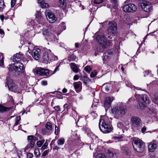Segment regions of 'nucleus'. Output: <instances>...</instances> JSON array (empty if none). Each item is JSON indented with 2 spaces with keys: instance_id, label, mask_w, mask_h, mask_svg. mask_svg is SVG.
<instances>
[{
  "instance_id": "f257e3e1",
  "label": "nucleus",
  "mask_w": 158,
  "mask_h": 158,
  "mask_svg": "<svg viewBox=\"0 0 158 158\" xmlns=\"http://www.w3.org/2000/svg\"><path fill=\"white\" fill-rule=\"evenodd\" d=\"M110 121L108 117L105 116H103L101 118L99 123V127L100 130L104 133H109L112 130V128L108 123Z\"/></svg>"
},
{
  "instance_id": "f03ea898",
  "label": "nucleus",
  "mask_w": 158,
  "mask_h": 158,
  "mask_svg": "<svg viewBox=\"0 0 158 158\" xmlns=\"http://www.w3.org/2000/svg\"><path fill=\"white\" fill-rule=\"evenodd\" d=\"M112 112L117 116H122L127 112V110L124 107V105L122 102H119L116 106L113 107L111 110Z\"/></svg>"
},
{
  "instance_id": "7ed1b4c3",
  "label": "nucleus",
  "mask_w": 158,
  "mask_h": 158,
  "mask_svg": "<svg viewBox=\"0 0 158 158\" xmlns=\"http://www.w3.org/2000/svg\"><path fill=\"white\" fill-rule=\"evenodd\" d=\"M23 64L21 63L17 62L13 64H10L8 67L9 71L13 73L18 72L23 73L24 72V69Z\"/></svg>"
},
{
  "instance_id": "20e7f679",
  "label": "nucleus",
  "mask_w": 158,
  "mask_h": 158,
  "mask_svg": "<svg viewBox=\"0 0 158 158\" xmlns=\"http://www.w3.org/2000/svg\"><path fill=\"white\" fill-rule=\"evenodd\" d=\"M96 40L98 42L101 47L105 48L112 45V40H107L104 35H98L96 37Z\"/></svg>"
},
{
  "instance_id": "39448f33",
  "label": "nucleus",
  "mask_w": 158,
  "mask_h": 158,
  "mask_svg": "<svg viewBox=\"0 0 158 158\" xmlns=\"http://www.w3.org/2000/svg\"><path fill=\"white\" fill-rule=\"evenodd\" d=\"M133 145L135 150L137 152H142L145 150L144 143L140 139H137L134 141Z\"/></svg>"
},
{
  "instance_id": "423d86ee",
  "label": "nucleus",
  "mask_w": 158,
  "mask_h": 158,
  "mask_svg": "<svg viewBox=\"0 0 158 158\" xmlns=\"http://www.w3.org/2000/svg\"><path fill=\"white\" fill-rule=\"evenodd\" d=\"M135 97L136 98H139V101L141 103V104L139 103V106L140 108H142L145 106V103H149L150 102L149 98L146 94L140 95L137 94L135 95Z\"/></svg>"
},
{
  "instance_id": "0eeeda50",
  "label": "nucleus",
  "mask_w": 158,
  "mask_h": 158,
  "mask_svg": "<svg viewBox=\"0 0 158 158\" xmlns=\"http://www.w3.org/2000/svg\"><path fill=\"white\" fill-rule=\"evenodd\" d=\"M7 83L8 89L9 90L13 91L15 93H21V91L18 87L13 82V81L12 80H8L7 78Z\"/></svg>"
},
{
  "instance_id": "6e6552de",
  "label": "nucleus",
  "mask_w": 158,
  "mask_h": 158,
  "mask_svg": "<svg viewBox=\"0 0 158 158\" xmlns=\"http://www.w3.org/2000/svg\"><path fill=\"white\" fill-rule=\"evenodd\" d=\"M139 6L144 11L148 12L152 9V6L150 3L142 0L139 4Z\"/></svg>"
},
{
  "instance_id": "1a4fd4ad",
  "label": "nucleus",
  "mask_w": 158,
  "mask_h": 158,
  "mask_svg": "<svg viewBox=\"0 0 158 158\" xmlns=\"http://www.w3.org/2000/svg\"><path fill=\"white\" fill-rule=\"evenodd\" d=\"M131 122L132 125L138 129L139 128L142 126V123L141 120L137 117H132L131 119Z\"/></svg>"
},
{
  "instance_id": "9d476101",
  "label": "nucleus",
  "mask_w": 158,
  "mask_h": 158,
  "mask_svg": "<svg viewBox=\"0 0 158 158\" xmlns=\"http://www.w3.org/2000/svg\"><path fill=\"white\" fill-rule=\"evenodd\" d=\"M137 10L136 6L134 4L130 3L127 4L123 6V10L126 12H133Z\"/></svg>"
},
{
  "instance_id": "9b49d317",
  "label": "nucleus",
  "mask_w": 158,
  "mask_h": 158,
  "mask_svg": "<svg viewBox=\"0 0 158 158\" xmlns=\"http://www.w3.org/2000/svg\"><path fill=\"white\" fill-rule=\"evenodd\" d=\"M34 72L37 75L40 76H47L49 74V71L48 69H45L41 67L35 68L34 70Z\"/></svg>"
},
{
  "instance_id": "f8f14e48",
  "label": "nucleus",
  "mask_w": 158,
  "mask_h": 158,
  "mask_svg": "<svg viewBox=\"0 0 158 158\" xmlns=\"http://www.w3.org/2000/svg\"><path fill=\"white\" fill-rule=\"evenodd\" d=\"M117 29V23L113 22L110 21L108 24V31L112 34L114 35L116 32Z\"/></svg>"
},
{
  "instance_id": "ddd939ff",
  "label": "nucleus",
  "mask_w": 158,
  "mask_h": 158,
  "mask_svg": "<svg viewBox=\"0 0 158 158\" xmlns=\"http://www.w3.org/2000/svg\"><path fill=\"white\" fill-rule=\"evenodd\" d=\"M45 14L47 20L50 23H53L56 20V18L54 14L50 12L49 10H47L45 12Z\"/></svg>"
},
{
  "instance_id": "4468645a",
  "label": "nucleus",
  "mask_w": 158,
  "mask_h": 158,
  "mask_svg": "<svg viewBox=\"0 0 158 158\" xmlns=\"http://www.w3.org/2000/svg\"><path fill=\"white\" fill-rule=\"evenodd\" d=\"M72 116L75 120L77 119V123H83L85 122V118H79V116L77 115V113L75 110H73L72 111Z\"/></svg>"
},
{
  "instance_id": "2eb2a0df",
  "label": "nucleus",
  "mask_w": 158,
  "mask_h": 158,
  "mask_svg": "<svg viewBox=\"0 0 158 158\" xmlns=\"http://www.w3.org/2000/svg\"><path fill=\"white\" fill-rule=\"evenodd\" d=\"M33 57L36 60H39L41 56L40 50L39 48L34 49L32 53Z\"/></svg>"
},
{
  "instance_id": "dca6fc26",
  "label": "nucleus",
  "mask_w": 158,
  "mask_h": 158,
  "mask_svg": "<svg viewBox=\"0 0 158 158\" xmlns=\"http://www.w3.org/2000/svg\"><path fill=\"white\" fill-rule=\"evenodd\" d=\"M114 99L113 97H107L105 98L104 105L106 110L110 107L111 103Z\"/></svg>"
},
{
  "instance_id": "f3484780",
  "label": "nucleus",
  "mask_w": 158,
  "mask_h": 158,
  "mask_svg": "<svg viewBox=\"0 0 158 158\" xmlns=\"http://www.w3.org/2000/svg\"><path fill=\"white\" fill-rule=\"evenodd\" d=\"M45 127V128L42 129V132L44 134L48 133L52 129V124L49 122H47L46 123Z\"/></svg>"
},
{
  "instance_id": "a211bd4d",
  "label": "nucleus",
  "mask_w": 158,
  "mask_h": 158,
  "mask_svg": "<svg viewBox=\"0 0 158 158\" xmlns=\"http://www.w3.org/2000/svg\"><path fill=\"white\" fill-rule=\"evenodd\" d=\"M51 53V51L50 50H48L44 53L43 58L44 62L45 63H48V62L50 63L49 61Z\"/></svg>"
},
{
  "instance_id": "6ab92c4d",
  "label": "nucleus",
  "mask_w": 158,
  "mask_h": 158,
  "mask_svg": "<svg viewBox=\"0 0 158 158\" xmlns=\"http://www.w3.org/2000/svg\"><path fill=\"white\" fill-rule=\"evenodd\" d=\"M23 57V55L22 53L19 52L16 53L13 56V61L14 62L16 61H19L22 60Z\"/></svg>"
},
{
  "instance_id": "aec40b11",
  "label": "nucleus",
  "mask_w": 158,
  "mask_h": 158,
  "mask_svg": "<svg viewBox=\"0 0 158 158\" xmlns=\"http://www.w3.org/2000/svg\"><path fill=\"white\" fill-rule=\"evenodd\" d=\"M70 65L71 66V68L73 72L75 73L80 72V69L75 63H71L70 64Z\"/></svg>"
},
{
  "instance_id": "412c9836",
  "label": "nucleus",
  "mask_w": 158,
  "mask_h": 158,
  "mask_svg": "<svg viewBox=\"0 0 158 158\" xmlns=\"http://www.w3.org/2000/svg\"><path fill=\"white\" fill-rule=\"evenodd\" d=\"M157 145L156 143H152L148 146V150L150 152H152L154 151Z\"/></svg>"
},
{
  "instance_id": "4be33fe9",
  "label": "nucleus",
  "mask_w": 158,
  "mask_h": 158,
  "mask_svg": "<svg viewBox=\"0 0 158 158\" xmlns=\"http://www.w3.org/2000/svg\"><path fill=\"white\" fill-rule=\"evenodd\" d=\"M121 149L123 153L124 154L128 156L130 155L131 154V152L128 148L123 146L122 147Z\"/></svg>"
},
{
  "instance_id": "5701e85b",
  "label": "nucleus",
  "mask_w": 158,
  "mask_h": 158,
  "mask_svg": "<svg viewBox=\"0 0 158 158\" xmlns=\"http://www.w3.org/2000/svg\"><path fill=\"white\" fill-rule=\"evenodd\" d=\"M59 6L63 10L66 9L67 7V3L66 0H59Z\"/></svg>"
},
{
  "instance_id": "b1692460",
  "label": "nucleus",
  "mask_w": 158,
  "mask_h": 158,
  "mask_svg": "<svg viewBox=\"0 0 158 158\" xmlns=\"http://www.w3.org/2000/svg\"><path fill=\"white\" fill-rule=\"evenodd\" d=\"M36 18L38 23H41V21L43 20V18L41 16V13L40 11H37L36 14Z\"/></svg>"
},
{
  "instance_id": "393cba45",
  "label": "nucleus",
  "mask_w": 158,
  "mask_h": 158,
  "mask_svg": "<svg viewBox=\"0 0 158 158\" xmlns=\"http://www.w3.org/2000/svg\"><path fill=\"white\" fill-rule=\"evenodd\" d=\"M38 3L42 8H47L49 7L48 4L44 2L43 0H38Z\"/></svg>"
},
{
  "instance_id": "a878e982",
  "label": "nucleus",
  "mask_w": 158,
  "mask_h": 158,
  "mask_svg": "<svg viewBox=\"0 0 158 158\" xmlns=\"http://www.w3.org/2000/svg\"><path fill=\"white\" fill-rule=\"evenodd\" d=\"M35 144L32 142L31 143H28V144L24 148V151L26 152V151H29L32 148H34Z\"/></svg>"
},
{
  "instance_id": "bb28decb",
  "label": "nucleus",
  "mask_w": 158,
  "mask_h": 158,
  "mask_svg": "<svg viewBox=\"0 0 158 158\" xmlns=\"http://www.w3.org/2000/svg\"><path fill=\"white\" fill-rule=\"evenodd\" d=\"M35 137L33 135H30L28 136L27 139L28 143H31L33 142L35 144Z\"/></svg>"
},
{
  "instance_id": "cd10ccee",
  "label": "nucleus",
  "mask_w": 158,
  "mask_h": 158,
  "mask_svg": "<svg viewBox=\"0 0 158 158\" xmlns=\"http://www.w3.org/2000/svg\"><path fill=\"white\" fill-rule=\"evenodd\" d=\"M65 142V139L63 138H60L58 139L57 141V143L58 146H61L64 144Z\"/></svg>"
},
{
  "instance_id": "c85d7f7f",
  "label": "nucleus",
  "mask_w": 158,
  "mask_h": 158,
  "mask_svg": "<svg viewBox=\"0 0 158 158\" xmlns=\"http://www.w3.org/2000/svg\"><path fill=\"white\" fill-rule=\"evenodd\" d=\"M50 57L49 59V61L52 60H56L58 59V58L57 56H55L53 54H52L51 52L50 53Z\"/></svg>"
},
{
  "instance_id": "c756f323",
  "label": "nucleus",
  "mask_w": 158,
  "mask_h": 158,
  "mask_svg": "<svg viewBox=\"0 0 158 158\" xmlns=\"http://www.w3.org/2000/svg\"><path fill=\"white\" fill-rule=\"evenodd\" d=\"M59 28L62 31L65 30L66 29L65 23L64 22H62L59 25Z\"/></svg>"
},
{
  "instance_id": "7c9ffc66",
  "label": "nucleus",
  "mask_w": 158,
  "mask_h": 158,
  "mask_svg": "<svg viewBox=\"0 0 158 158\" xmlns=\"http://www.w3.org/2000/svg\"><path fill=\"white\" fill-rule=\"evenodd\" d=\"M4 56L2 55H0V66L4 67Z\"/></svg>"
},
{
  "instance_id": "2f4dec72",
  "label": "nucleus",
  "mask_w": 158,
  "mask_h": 158,
  "mask_svg": "<svg viewBox=\"0 0 158 158\" xmlns=\"http://www.w3.org/2000/svg\"><path fill=\"white\" fill-rule=\"evenodd\" d=\"M81 85V82H75L73 83V86L74 88L76 89H78Z\"/></svg>"
},
{
  "instance_id": "473e14b6",
  "label": "nucleus",
  "mask_w": 158,
  "mask_h": 158,
  "mask_svg": "<svg viewBox=\"0 0 158 158\" xmlns=\"http://www.w3.org/2000/svg\"><path fill=\"white\" fill-rule=\"evenodd\" d=\"M31 57L30 56H27V58H24L23 57L22 58V60L26 64H27V62L31 59Z\"/></svg>"
},
{
  "instance_id": "72a5a7b5",
  "label": "nucleus",
  "mask_w": 158,
  "mask_h": 158,
  "mask_svg": "<svg viewBox=\"0 0 158 158\" xmlns=\"http://www.w3.org/2000/svg\"><path fill=\"white\" fill-rule=\"evenodd\" d=\"M21 120V117L19 116H18L15 117V123L14 125H18L19 123V121Z\"/></svg>"
},
{
  "instance_id": "f704fd0d",
  "label": "nucleus",
  "mask_w": 158,
  "mask_h": 158,
  "mask_svg": "<svg viewBox=\"0 0 158 158\" xmlns=\"http://www.w3.org/2000/svg\"><path fill=\"white\" fill-rule=\"evenodd\" d=\"M34 154L36 157H39L40 155V153L39 150L37 148H35L34 151Z\"/></svg>"
},
{
  "instance_id": "c9c22d12",
  "label": "nucleus",
  "mask_w": 158,
  "mask_h": 158,
  "mask_svg": "<svg viewBox=\"0 0 158 158\" xmlns=\"http://www.w3.org/2000/svg\"><path fill=\"white\" fill-rule=\"evenodd\" d=\"M45 140L44 139H42L41 140L38 141L37 142V145L38 147H41L42 144L44 142Z\"/></svg>"
},
{
  "instance_id": "e433bc0d",
  "label": "nucleus",
  "mask_w": 158,
  "mask_h": 158,
  "mask_svg": "<svg viewBox=\"0 0 158 158\" xmlns=\"http://www.w3.org/2000/svg\"><path fill=\"white\" fill-rule=\"evenodd\" d=\"M152 100L154 103L158 105V96L152 97Z\"/></svg>"
},
{
  "instance_id": "4c0bfd02",
  "label": "nucleus",
  "mask_w": 158,
  "mask_h": 158,
  "mask_svg": "<svg viewBox=\"0 0 158 158\" xmlns=\"http://www.w3.org/2000/svg\"><path fill=\"white\" fill-rule=\"evenodd\" d=\"M95 158H107V157L103 154H99L96 156Z\"/></svg>"
},
{
  "instance_id": "58836bf2",
  "label": "nucleus",
  "mask_w": 158,
  "mask_h": 158,
  "mask_svg": "<svg viewBox=\"0 0 158 158\" xmlns=\"http://www.w3.org/2000/svg\"><path fill=\"white\" fill-rule=\"evenodd\" d=\"M76 57L74 55L72 54L69 57L68 60L69 61H73L75 60Z\"/></svg>"
},
{
  "instance_id": "ea45409f",
  "label": "nucleus",
  "mask_w": 158,
  "mask_h": 158,
  "mask_svg": "<svg viewBox=\"0 0 158 158\" xmlns=\"http://www.w3.org/2000/svg\"><path fill=\"white\" fill-rule=\"evenodd\" d=\"M111 85L110 84H107L105 87V90L106 91H108L111 88Z\"/></svg>"
},
{
  "instance_id": "a19ab883",
  "label": "nucleus",
  "mask_w": 158,
  "mask_h": 158,
  "mask_svg": "<svg viewBox=\"0 0 158 158\" xmlns=\"http://www.w3.org/2000/svg\"><path fill=\"white\" fill-rule=\"evenodd\" d=\"M107 153L109 157H110L112 158L114 156V153L110 150H108Z\"/></svg>"
},
{
  "instance_id": "79ce46f5",
  "label": "nucleus",
  "mask_w": 158,
  "mask_h": 158,
  "mask_svg": "<svg viewBox=\"0 0 158 158\" xmlns=\"http://www.w3.org/2000/svg\"><path fill=\"white\" fill-rule=\"evenodd\" d=\"M96 75V72L94 70L92 72L90 75V77L92 78L94 77Z\"/></svg>"
},
{
  "instance_id": "37998d69",
  "label": "nucleus",
  "mask_w": 158,
  "mask_h": 158,
  "mask_svg": "<svg viewBox=\"0 0 158 158\" xmlns=\"http://www.w3.org/2000/svg\"><path fill=\"white\" fill-rule=\"evenodd\" d=\"M9 17L8 16H6L5 17L3 15H0V19L2 22H3V20L4 19L6 20Z\"/></svg>"
},
{
  "instance_id": "c03bdc74",
  "label": "nucleus",
  "mask_w": 158,
  "mask_h": 158,
  "mask_svg": "<svg viewBox=\"0 0 158 158\" xmlns=\"http://www.w3.org/2000/svg\"><path fill=\"white\" fill-rule=\"evenodd\" d=\"M48 143L47 142V140L44 143V145L42 146L41 147V149L42 150H44L45 148H47L48 146Z\"/></svg>"
},
{
  "instance_id": "a18cd8bd",
  "label": "nucleus",
  "mask_w": 158,
  "mask_h": 158,
  "mask_svg": "<svg viewBox=\"0 0 158 158\" xmlns=\"http://www.w3.org/2000/svg\"><path fill=\"white\" fill-rule=\"evenodd\" d=\"M4 8V4L3 0H0V8L3 9Z\"/></svg>"
},
{
  "instance_id": "49530a36",
  "label": "nucleus",
  "mask_w": 158,
  "mask_h": 158,
  "mask_svg": "<svg viewBox=\"0 0 158 158\" xmlns=\"http://www.w3.org/2000/svg\"><path fill=\"white\" fill-rule=\"evenodd\" d=\"M85 71L88 73H89L91 70V68L89 66H86L85 68Z\"/></svg>"
},
{
  "instance_id": "de8ad7c7",
  "label": "nucleus",
  "mask_w": 158,
  "mask_h": 158,
  "mask_svg": "<svg viewBox=\"0 0 158 158\" xmlns=\"http://www.w3.org/2000/svg\"><path fill=\"white\" fill-rule=\"evenodd\" d=\"M43 34L44 35H48L49 34V32L48 30L45 29L43 31Z\"/></svg>"
},
{
  "instance_id": "09e8293b",
  "label": "nucleus",
  "mask_w": 158,
  "mask_h": 158,
  "mask_svg": "<svg viewBox=\"0 0 158 158\" xmlns=\"http://www.w3.org/2000/svg\"><path fill=\"white\" fill-rule=\"evenodd\" d=\"M59 132V129L58 127L56 125L55 126V133L56 135H57L58 134Z\"/></svg>"
},
{
  "instance_id": "8fccbe9b",
  "label": "nucleus",
  "mask_w": 158,
  "mask_h": 158,
  "mask_svg": "<svg viewBox=\"0 0 158 158\" xmlns=\"http://www.w3.org/2000/svg\"><path fill=\"white\" fill-rule=\"evenodd\" d=\"M33 156L32 153L28 152L27 154V158H32Z\"/></svg>"
},
{
  "instance_id": "3c124183",
  "label": "nucleus",
  "mask_w": 158,
  "mask_h": 158,
  "mask_svg": "<svg viewBox=\"0 0 158 158\" xmlns=\"http://www.w3.org/2000/svg\"><path fill=\"white\" fill-rule=\"evenodd\" d=\"M150 71H149V70L145 71L144 73V76L145 77L149 75H150Z\"/></svg>"
},
{
  "instance_id": "603ef678",
  "label": "nucleus",
  "mask_w": 158,
  "mask_h": 158,
  "mask_svg": "<svg viewBox=\"0 0 158 158\" xmlns=\"http://www.w3.org/2000/svg\"><path fill=\"white\" fill-rule=\"evenodd\" d=\"M6 110V108L0 105V112H2Z\"/></svg>"
},
{
  "instance_id": "864d4df0",
  "label": "nucleus",
  "mask_w": 158,
  "mask_h": 158,
  "mask_svg": "<svg viewBox=\"0 0 158 158\" xmlns=\"http://www.w3.org/2000/svg\"><path fill=\"white\" fill-rule=\"evenodd\" d=\"M91 115L93 117V118H95L97 116V115L96 113L95 112L93 111L91 113Z\"/></svg>"
},
{
  "instance_id": "5fc2aeb1",
  "label": "nucleus",
  "mask_w": 158,
  "mask_h": 158,
  "mask_svg": "<svg viewBox=\"0 0 158 158\" xmlns=\"http://www.w3.org/2000/svg\"><path fill=\"white\" fill-rule=\"evenodd\" d=\"M103 0H94V2L96 4H99L102 3Z\"/></svg>"
},
{
  "instance_id": "6e6d98bb",
  "label": "nucleus",
  "mask_w": 158,
  "mask_h": 158,
  "mask_svg": "<svg viewBox=\"0 0 158 158\" xmlns=\"http://www.w3.org/2000/svg\"><path fill=\"white\" fill-rule=\"evenodd\" d=\"M55 110L57 111H60V108L59 106H56L54 107Z\"/></svg>"
},
{
  "instance_id": "4d7b16f0",
  "label": "nucleus",
  "mask_w": 158,
  "mask_h": 158,
  "mask_svg": "<svg viewBox=\"0 0 158 158\" xmlns=\"http://www.w3.org/2000/svg\"><path fill=\"white\" fill-rule=\"evenodd\" d=\"M121 138V137L114 136L113 137V139L114 140H117L118 141H120V139Z\"/></svg>"
},
{
  "instance_id": "13d9d810",
  "label": "nucleus",
  "mask_w": 158,
  "mask_h": 158,
  "mask_svg": "<svg viewBox=\"0 0 158 158\" xmlns=\"http://www.w3.org/2000/svg\"><path fill=\"white\" fill-rule=\"evenodd\" d=\"M17 125H14L13 126L14 130L16 131L19 130L20 129V127L19 126L18 127H16Z\"/></svg>"
},
{
  "instance_id": "bf43d9fd",
  "label": "nucleus",
  "mask_w": 158,
  "mask_h": 158,
  "mask_svg": "<svg viewBox=\"0 0 158 158\" xmlns=\"http://www.w3.org/2000/svg\"><path fill=\"white\" fill-rule=\"evenodd\" d=\"M15 0H11V5L12 7H13L15 5Z\"/></svg>"
},
{
  "instance_id": "052dcab7",
  "label": "nucleus",
  "mask_w": 158,
  "mask_h": 158,
  "mask_svg": "<svg viewBox=\"0 0 158 158\" xmlns=\"http://www.w3.org/2000/svg\"><path fill=\"white\" fill-rule=\"evenodd\" d=\"M123 126V124L121 123H119L117 124V126L120 128H121Z\"/></svg>"
},
{
  "instance_id": "680f3d73",
  "label": "nucleus",
  "mask_w": 158,
  "mask_h": 158,
  "mask_svg": "<svg viewBox=\"0 0 158 158\" xmlns=\"http://www.w3.org/2000/svg\"><path fill=\"white\" fill-rule=\"evenodd\" d=\"M0 34H2L1 37H3L4 35V32L3 30L2 29H0Z\"/></svg>"
},
{
  "instance_id": "e2e57ef3",
  "label": "nucleus",
  "mask_w": 158,
  "mask_h": 158,
  "mask_svg": "<svg viewBox=\"0 0 158 158\" xmlns=\"http://www.w3.org/2000/svg\"><path fill=\"white\" fill-rule=\"evenodd\" d=\"M83 78L84 79V82L85 84H86L87 82H86L85 81H88L89 80V79L88 78L84 76L83 77Z\"/></svg>"
},
{
  "instance_id": "0e129e2a",
  "label": "nucleus",
  "mask_w": 158,
  "mask_h": 158,
  "mask_svg": "<svg viewBox=\"0 0 158 158\" xmlns=\"http://www.w3.org/2000/svg\"><path fill=\"white\" fill-rule=\"evenodd\" d=\"M41 84L43 85H47V82L46 81H43L41 82Z\"/></svg>"
},
{
  "instance_id": "69168bd1",
  "label": "nucleus",
  "mask_w": 158,
  "mask_h": 158,
  "mask_svg": "<svg viewBox=\"0 0 158 158\" xmlns=\"http://www.w3.org/2000/svg\"><path fill=\"white\" fill-rule=\"evenodd\" d=\"M79 79L78 76L77 75H75L73 77V80H77Z\"/></svg>"
},
{
  "instance_id": "338daca9",
  "label": "nucleus",
  "mask_w": 158,
  "mask_h": 158,
  "mask_svg": "<svg viewBox=\"0 0 158 158\" xmlns=\"http://www.w3.org/2000/svg\"><path fill=\"white\" fill-rule=\"evenodd\" d=\"M48 152V150L45 151L43 153L42 155L44 156H46Z\"/></svg>"
},
{
  "instance_id": "774afa93",
  "label": "nucleus",
  "mask_w": 158,
  "mask_h": 158,
  "mask_svg": "<svg viewBox=\"0 0 158 158\" xmlns=\"http://www.w3.org/2000/svg\"><path fill=\"white\" fill-rule=\"evenodd\" d=\"M146 130V127L144 126L141 129V131L142 132H144Z\"/></svg>"
}]
</instances>
